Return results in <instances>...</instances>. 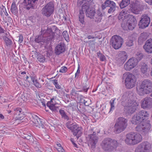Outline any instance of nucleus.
Listing matches in <instances>:
<instances>
[{"label":"nucleus","instance_id":"f257e3e1","mask_svg":"<svg viewBox=\"0 0 152 152\" xmlns=\"http://www.w3.org/2000/svg\"><path fill=\"white\" fill-rule=\"evenodd\" d=\"M41 35L37 36L35 39V42L48 43L54 39L55 33L51 28H48L47 29L41 30Z\"/></svg>","mask_w":152,"mask_h":152},{"label":"nucleus","instance_id":"f03ea898","mask_svg":"<svg viewBox=\"0 0 152 152\" xmlns=\"http://www.w3.org/2000/svg\"><path fill=\"white\" fill-rule=\"evenodd\" d=\"M118 141L115 139L108 137L104 139L101 143L102 148L105 151L111 152L118 146Z\"/></svg>","mask_w":152,"mask_h":152},{"label":"nucleus","instance_id":"7ed1b4c3","mask_svg":"<svg viewBox=\"0 0 152 152\" xmlns=\"http://www.w3.org/2000/svg\"><path fill=\"white\" fill-rule=\"evenodd\" d=\"M149 113L145 110L139 111L134 115L132 118L131 122L134 124H138L144 122L149 116Z\"/></svg>","mask_w":152,"mask_h":152},{"label":"nucleus","instance_id":"20e7f679","mask_svg":"<svg viewBox=\"0 0 152 152\" xmlns=\"http://www.w3.org/2000/svg\"><path fill=\"white\" fill-rule=\"evenodd\" d=\"M127 126V120L122 117L118 118L114 126V132L119 134L125 130Z\"/></svg>","mask_w":152,"mask_h":152},{"label":"nucleus","instance_id":"39448f33","mask_svg":"<svg viewBox=\"0 0 152 152\" xmlns=\"http://www.w3.org/2000/svg\"><path fill=\"white\" fill-rule=\"evenodd\" d=\"M139 124L136 127L135 130L142 135H146L151 130L152 126L149 121L148 120L142 124Z\"/></svg>","mask_w":152,"mask_h":152},{"label":"nucleus","instance_id":"423d86ee","mask_svg":"<svg viewBox=\"0 0 152 152\" xmlns=\"http://www.w3.org/2000/svg\"><path fill=\"white\" fill-rule=\"evenodd\" d=\"M125 85L126 88L130 89L134 87L136 83L135 76L129 72L125 75Z\"/></svg>","mask_w":152,"mask_h":152},{"label":"nucleus","instance_id":"0eeeda50","mask_svg":"<svg viewBox=\"0 0 152 152\" xmlns=\"http://www.w3.org/2000/svg\"><path fill=\"white\" fill-rule=\"evenodd\" d=\"M66 127L72 131L73 135L75 136L77 139L81 136L82 134L81 129L80 127L77 126L75 123H72L70 121H68L66 124Z\"/></svg>","mask_w":152,"mask_h":152},{"label":"nucleus","instance_id":"6e6552de","mask_svg":"<svg viewBox=\"0 0 152 152\" xmlns=\"http://www.w3.org/2000/svg\"><path fill=\"white\" fill-rule=\"evenodd\" d=\"M124 106L126 113L129 114H133L136 110H139V103L136 102L132 101L131 100H128V103Z\"/></svg>","mask_w":152,"mask_h":152},{"label":"nucleus","instance_id":"1a4fd4ad","mask_svg":"<svg viewBox=\"0 0 152 152\" xmlns=\"http://www.w3.org/2000/svg\"><path fill=\"white\" fill-rule=\"evenodd\" d=\"M123 39L117 35L113 36L110 39V44L115 49H118L121 47L123 43Z\"/></svg>","mask_w":152,"mask_h":152},{"label":"nucleus","instance_id":"9d476101","mask_svg":"<svg viewBox=\"0 0 152 152\" xmlns=\"http://www.w3.org/2000/svg\"><path fill=\"white\" fill-rule=\"evenodd\" d=\"M83 9L85 11L86 16L92 19L96 12L95 8L92 7L89 3L86 2L83 5Z\"/></svg>","mask_w":152,"mask_h":152},{"label":"nucleus","instance_id":"9b49d317","mask_svg":"<svg viewBox=\"0 0 152 152\" xmlns=\"http://www.w3.org/2000/svg\"><path fill=\"white\" fill-rule=\"evenodd\" d=\"M54 4L52 1L49 2L42 9V14L47 17H50L54 12Z\"/></svg>","mask_w":152,"mask_h":152},{"label":"nucleus","instance_id":"f8f14e48","mask_svg":"<svg viewBox=\"0 0 152 152\" xmlns=\"http://www.w3.org/2000/svg\"><path fill=\"white\" fill-rule=\"evenodd\" d=\"M89 133L88 137H87V139H89L90 144L92 147H95L98 140V137L96 135V133L95 132L93 131V129H91L89 130Z\"/></svg>","mask_w":152,"mask_h":152},{"label":"nucleus","instance_id":"ddd939ff","mask_svg":"<svg viewBox=\"0 0 152 152\" xmlns=\"http://www.w3.org/2000/svg\"><path fill=\"white\" fill-rule=\"evenodd\" d=\"M150 21V18L146 15H142L141 17L138 25L140 28H144L148 27Z\"/></svg>","mask_w":152,"mask_h":152},{"label":"nucleus","instance_id":"4468645a","mask_svg":"<svg viewBox=\"0 0 152 152\" xmlns=\"http://www.w3.org/2000/svg\"><path fill=\"white\" fill-rule=\"evenodd\" d=\"M137 61L134 58H131L125 64L124 69L126 71H130L136 66Z\"/></svg>","mask_w":152,"mask_h":152},{"label":"nucleus","instance_id":"2eb2a0df","mask_svg":"<svg viewBox=\"0 0 152 152\" xmlns=\"http://www.w3.org/2000/svg\"><path fill=\"white\" fill-rule=\"evenodd\" d=\"M38 1V0H23L22 4L24 8L28 10L31 8L34 9Z\"/></svg>","mask_w":152,"mask_h":152},{"label":"nucleus","instance_id":"dca6fc26","mask_svg":"<svg viewBox=\"0 0 152 152\" xmlns=\"http://www.w3.org/2000/svg\"><path fill=\"white\" fill-rule=\"evenodd\" d=\"M128 18L126 25L129 29L132 30L135 27L137 24L136 19L135 17L132 15H129Z\"/></svg>","mask_w":152,"mask_h":152},{"label":"nucleus","instance_id":"f3484780","mask_svg":"<svg viewBox=\"0 0 152 152\" xmlns=\"http://www.w3.org/2000/svg\"><path fill=\"white\" fill-rule=\"evenodd\" d=\"M146 94L152 92V82L148 79L144 80L142 83Z\"/></svg>","mask_w":152,"mask_h":152},{"label":"nucleus","instance_id":"a211bd4d","mask_svg":"<svg viewBox=\"0 0 152 152\" xmlns=\"http://www.w3.org/2000/svg\"><path fill=\"white\" fill-rule=\"evenodd\" d=\"M130 10L131 12L135 14H138L140 11L141 5L140 2L138 1H135L131 5Z\"/></svg>","mask_w":152,"mask_h":152},{"label":"nucleus","instance_id":"6ab92c4d","mask_svg":"<svg viewBox=\"0 0 152 152\" xmlns=\"http://www.w3.org/2000/svg\"><path fill=\"white\" fill-rule=\"evenodd\" d=\"M32 121L37 127L42 128H44V122L41 119L35 115L32 116Z\"/></svg>","mask_w":152,"mask_h":152},{"label":"nucleus","instance_id":"aec40b11","mask_svg":"<svg viewBox=\"0 0 152 152\" xmlns=\"http://www.w3.org/2000/svg\"><path fill=\"white\" fill-rule=\"evenodd\" d=\"M141 107L144 109L149 108L152 107V98L150 97H147L144 98L143 100L142 101Z\"/></svg>","mask_w":152,"mask_h":152},{"label":"nucleus","instance_id":"412c9836","mask_svg":"<svg viewBox=\"0 0 152 152\" xmlns=\"http://www.w3.org/2000/svg\"><path fill=\"white\" fill-rule=\"evenodd\" d=\"M15 110L16 114L17 115V120H22V122L27 121L28 119L27 118H25L24 112L20 108H17Z\"/></svg>","mask_w":152,"mask_h":152},{"label":"nucleus","instance_id":"4be33fe9","mask_svg":"<svg viewBox=\"0 0 152 152\" xmlns=\"http://www.w3.org/2000/svg\"><path fill=\"white\" fill-rule=\"evenodd\" d=\"M134 132H131L126 135L125 140L126 144L130 145H134Z\"/></svg>","mask_w":152,"mask_h":152},{"label":"nucleus","instance_id":"5701e85b","mask_svg":"<svg viewBox=\"0 0 152 152\" xmlns=\"http://www.w3.org/2000/svg\"><path fill=\"white\" fill-rule=\"evenodd\" d=\"M65 44L62 42L58 44L56 47L55 53L57 55H59L61 53L65 52Z\"/></svg>","mask_w":152,"mask_h":152},{"label":"nucleus","instance_id":"b1692460","mask_svg":"<svg viewBox=\"0 0 152 152\" xmlns=\"http://www.w3.org/2000/svg\"><path fill=\"white\" fill-rule=\"evenodd\" d=\"M103 15L99 10H97L95 12L94 17L92 18L93 20L97 23L101 22L102 19Z\"/></svg>","mask_w":152,"mask_h":152},{"label":"nucleus","instance_id":"393cba45","mask_svg":"<svg viewBox=\"0 0 152 152\" xmlns=\"http://www.w3.org/2000/svg\"><path fill=\"white\" fill-rule=\"evenodd\" d=\"M54 99L53 98L51 99V100L50 102H48L46 104L47 107H48L54 113L58 112L59 111V108L58 107H56L55 104L53 102V100Z\"/></svg>","mask_w":152,"mask_h":152},{"label":"nucleus","instance_id":"a878e982","mask_svg":"<svg viewBox=\"0 0 152 152\" xmlns=\"http://www.w3.org/2000/svg\"><path fill=\"white\" fill-rule=\"evenodd\" d=\"M138 146L146 152H149V150L151 148V145L147 141L142 142Z\"/></svg>","mask_w":152,"mask_h":152},{"label":"nucleus","instance_id":"bb28decb","mask_svg":"<svg viewBox=\"0 0 152 152\" xmlns=\"http://www.w3.org/2000/svg\"><path fill=\"white\" fill-rule=\"evenodd\" d=\"M116 5L115 3L113 1L110 0H106L101 5L102 10H104L107 7H111Z\"/></svg>","mask_w":152,"mask_h":152},{"label":"nucleus","instance_id":"cd10ccee","mask_svg":"<svg viewBox=\"0 0 152 152\" xmlns=\"http://www.w3.org/2000/svg\"><path fill=\"white\" fill-rule=\"evenodd\" d=\"M143 48L145 51L148 53H152V41L151 40H148L146 41Z\"/></svg>","mask_w":152,"mask_h":152},{"label":"nucleus","instance_id":"c85d7f7f","mask_svg":"<svg viewBox=\"0 0 152 152\" xmlns=\"http://www.w3.org/2000/svg\"><path fill=\"white\" fill-rule=\"evenodd\" d=\"M118 56L119 58L118 61L121 64H123L127 58V54L124 51L121 52L119 53Z\"/></svg>","mask_w":152,"mask_h":152},{"label":"nucleus","instance_id":"c756f323","mask_svg":"<svg viewBox=\"0 0 152 152\" xmlns=\"http://www.w3.org/2000/svg\"><path fill=\"white\" fill-rule=\"evenodd\" d=\"M84 97L83 96V97L81 98V99H79L78 101L80 103H83L86 106H87L85 108L86 109V110L88 112H89V111H88V110H90L92 109V108L91 107L88 106L90 104L89 102V99L86 100L84 99Z\"/></svg>","mask_w":152,"mask_h":152},{"label":"nucleus","instance_id":"7c9ffc66","mask_svg":"<svg viewBox=\"0 0 152 152\" xmlns=\"http://www.w3.org/2000/svg\"><path fill=\"white\" fill-rule=\"evenodd\" d=\"M134 145L139 143L142 140V137L139 133L134 132Z\"/></svg>","mask_w":152,"mask_h":152},{"label":"nucleus","instance_id":"2f4dec72","mask_svg":"<svg viewBox=\"0 0 152 152\" xmlns=\"http://www.w3.org/2000/svg\"><path fill=\"white\" fill-rule=\"evenodd\" d=\"M3 39L5 42V45L7 48H10L12 45V41L6 36H3Z\"/></svg>","mask_w":152,"mask_h":152},{"label":"nucleus","instance_id":"473e14b6","mask_svg":"<svg viewBox=\"0 0 152 152\" xmlns=\"http://www.w3.org/2000/svg\"><path fill=\"white\" fill-rule=\"evenodd\" d=\"M64 109L61 108L59 110V113L62 118L68 121L70 119V118L68 115L67 113L65 111Z\"/></svg>","mask_w":152,"mask_h":152},{"label":"nucleus","instance_id":"72a5a7b5","mask_svg":"<svg viewBox=\"0 0 152 152\" xmlns=\"http://www.w3.org/2000/svg\"><path fill=\"white\" fill-rule=\"evenodd\" d=\"M140 70L142 73L143 74L146 73L148 69V66L144 62H141L140 64Z\"/></svg>","mask_w":152,"mask_h":152},{"label":"nucleus","instance_id":"f704fd0d","mask_svg":"<svg viewBox=\"0 0 152 152\" xmlns=\"http://www.w3.org/2000/svg\"><path fill=\"white\" fill-rule=\"evenodd\" d=\"M10 10L12 13L15 15H16L18 13V8L15 1L12 3Z\"/></svg>","mask_w":152,"mask_h":152},{"label":"nucleus","instance_id":"c9c22d12","mask_svg":"<svg viewBox=\"0 0 152 152\" xmlns=\"http://www.w3.org/2000/svg\"><path fill=\"white\" fill-rule=\"evenodd\" d=\"M70 94L72 96L76 97L78 100L79 99H81V98L83 97V96L79 94L78 93V91H76L74 88L72 89L70 92Z\"/></svg>","mask_w":152,"mask_h":152},{"label":"nucleus","instance_id":"e433bc0d","mask_svg":"<svg viewBox=\"0 0 152 152\" xmlns=\"http://www.w3.org/2000/svg\"><path fill=\"white\" fill-rule=\"evenodd\" d=\"M147 38V35L144 33H141L139 37L138 43L140 45H142L145 42Z\"/></svg>","mask_w":152,"mask_h":152},{"label":"nucleus","instance_id":"4c0bfd02","mask_svg":"<svg viewBox=\"0 0 152 152\" xmlns=\"http://www.w3.org/2000/svg\"><path fill=\"white\" fill-rule=\"evenodd\" d=\"M84 10L83 9V6H82V9L79 11V19L80 22L83 24L84 22V18L85 15Z\"/></svg>","mask_w":152,"mask_h":152},{"label":"nucleus","instance_id":"58836bf2","mask_svg":"<svg viewBox=\"0 0 152 152\" xmlns=\"http://www.w3.org/2000/svg\"><path fill=\"white\" fill-rule=\"evenodd\" d=\"M142 83L139 87L137 88V92L140 96H142L145 94H146V91L143 86H142Z\"/></svg>","mask_w":152,"mask_h":152},{"label":"nucleus","instance_id":"ea45409f","mask_svg":"<svg viewBox=\"0 0 152 152\" xmlns=\"http://www.w3.org/2000/svg\"><path fill=\"white\" fill-rule=\"evenodd\" d=\"M130 3V0H122L119 5L121 8L122 9L127 6Z\"/></svg>","mask_w":152,"mask_h":152},{"label":"nucleus","instance_id":"a19ab883","mask_svg":"<svg viewBox=\"0 0 152 152\" xmlns=\"http://www.w3.org/2000/svg\"><path fill=\"white\" fill-rule=\"evenodd\" d=\"M97 54L98 57L100 59L101 61H104L106 59V58L104 55L100 51L97 52Z\"/></svg>","mask_w":152,"mask_h":152},{"label":"nucleus","instance_id":"79ce46f5","mask_svg":"<svg viewBox=\"0 0 152 152\" xmlns=\"http://www.w3.org/2000/svg\"><path fill=\"white\" fill-rule=\"evenodd\" d=\"M53 84L55 86L56 88L60 89L61 88V86L58 84V80H52Z\"/></svg>","mask_w":152,"mask_h":152},{"label":"nucleus","instance_id":"37998d69","mask_svg":"<svg viewBox=\"0 0 152 152\" xmlns=\"http://www.w3.org/2000/svg\"><path fill=\"white\" fill-rule=\"evenodd\" d=\"M135 57L136 58H134L137 60L138 62V61L140 60L142 58L143 55L142 53H137L136 54Z\"/></svg>","mask_w":152,"mask_h":152},{"label":"nucleus","instance_id":"c03bdc74","mask_svg":"<svg viewBox=\"0 0 152 152\" xmlns=\"http://www.w3.org/2000/svg\"><path fill=\"white\" fill-rule=\"evenodd\" d=\"M37 59L39 61L43 62L45 60V57L43 55L39 54L37 56Z\"/></svg>","mask_w":152,"mask_h":152},{"label":"nucleus","instance_id":"a18cd8bd","mask_svg":"<svg viewBox=\"0 0 152 152\" xmlns=\"http://www.w3.org/2000/svg\"><path fill=\"white\" fill-rule=\"evenodd\" d=\"M62 35L65 40L67 42H68L69 41V35L67 31H64L63 32Z\"/></svg>","mask_w":152,"mask_h":152},{"label":"nucleus","instance_id":"49530a36","mask_svg":"<svg viewBox=\"0 0 152 152\" xmlns=\"http://www.w3.org/2000/svg\"><path fill=\"white\" fill-rule=\"evenodd\" d=\"M115 99L116 98H114L111 99L110 101V104L111 106L110 111L114 110L115 108L114 103Z\"/></svg>","mask_w":152,"mask_h":152},{"label":"nucleus","instance_id":"de8ad7c7","mask_svg":"<svg viewBox=\"0 0 152 152\" xmlns=\"http://www.w3.org/2000/svg\"><path fill=\"white\" fill-rule=\"evenodd\" d=\"M124 12H120L118 16V19L123 20L125 19V16H124L125 14Z\"/></svg>","mask_w":152,"mask_h":152},{"label":"nucleus","instance_id":"09e8293b","mask_svg":"<svg viewBox=\"0 0 152 152\" xmlns=\"http://www.w3.org/2000/svg\"><path fill=\"white\" fill-rule=\"evenodd\" d=\"M116 7V5H115L109 7L108 10V12L110 14L113 13L115 10Z\"/></svg>","mask_w":152,"mask_h":152},{"label":"nucleus","instance_id":"8fccbe9b","mask_svg":"<svg viewBox=\"0 0 152 152\" xmlns=\"http://www.w3.org/2000/svg\"><path fill=\"white\" fill-rule=\"evenodd\" d=\"M53 30H54L55 32L57 35L60 36L61 34L60 31H61L58 28L55 26H54L53 27Z\"/></svg>","mask_w":152,"mask_h":152},{"label":"nucleus","instance_id":"3c124183","mask_svg":"<svg viewBox=\"0 0 152 152\" xmlns=\"http://www.w3.org/2000/svg\"><path fill=\"white\" fill-rule=\"evenodd\" d=\"M80 67L79 65L78 64L77 70L75 75V78L77 79L80 73Z\"/></svg>","mask_w":152,"mask_h":152},{"label":"nucleus","instance_id":"603ef678","mask_svg":"<svg viewBox=\"0 0 152 152\" xmlns=\"http://www.w3.org/2000/svg\"><path fill=\"white\" fill-rule=\"evenodd\" d=\"M133 41L132 40H128L126 42V46L128 47H131L133 45Z\"/></svg>","mask_w":152,"mask_h":152},{"label":"nucleus","instance_id":"864d4df0","mask_svg":"<svg viewBox=\"0 0 152 152\" xmlns=\"http://www.w3.org/2000/svg\"><path fill=\"white\" fill-rule=\"evenodd\" d=\"M89 88V87L88 86V85L86 84L85 85L83 86L82 88L84 92L86 93H87Z\"/></svg>","mask_w":152,"mask_h":152},{"label":"nucleus","instance_id":"5fc2aeb1","mask_svg":"<svg viewBox=\"0 0 152 152\" xmlns=\"http://www.w3.org/2000/svg\"><path fill=\"white\" fill-rule=\"evenodd\" d=\"M67 70V69L66 66H62L59 70V72L61 73H65Z\"/></svg>","mask_w":152,"mask_h":152},{"label":"nucleus","instance_id":"6e6d98bb","mask_svg":"<svg viewBox=\"0 0 152 152\" xmlns=\"http://www.w3.org/2000/svg\"><path fill=\"white\" fill-rule=\"evenodd\" d=\"M33 84L37 88H41L42 86L38 82L37 80H36V81Z\"/></svg>","mask_w":152,"mask_h":152},{"label":"nucleus","instance_id":"4d7b16f0","mask_svg":"<svg viewBox=\"0 0 152 152\" xmlns=\"http://www.w3.org/2000/svg\"><path fill=\"white\" fill-rule=\"evenodd\" d=\"M128 92H125L124 93L123 95L122 96V99L124 100H126V99H128Z\"/></svg>","mask_w":152,"mask_h":152},{"label":"nucleus","instance_id":"13d9d810","mask_svg":"<svg viewBox=\"0 0 152 152\" xmlns=\"http://www.w3.org/2000/svg\"><path fill=\"white\" fill-rule=\"evenodd\" d=\"M19 40L18 42L19 44L21 43L22 42L23 40V38L22 35L20 34L18 36Z\"/></svg>","mask_w":152,"mask_h":152},{"label":"nucleus","instance_id":"bf43d9fd","mask_svg":"<svg viewBox=\"0 0 152 152\" xmlns=\"http://www.w3.org/2000/svg\"><path fill=\"white\" fill-rule=\"evenodd\" d=\"M33 144L34 145L35 144H36V146H35V148L37 150H39V143L35 141L34 142Z\"/></svg>","mask_w":152,"mask_h":152},{"label":"nucleus","instance_id":"052dcab7","mask_svg":"<svg viewBox=\"0 0 152 152\" xmlns=\"http://www.w3.org/2000/svg\"><path fill=\"white\" fill-rule=\"evenodd\" d=\"M44 139L47 141L50 140V136L48 135H45L44 137Z\"/></svg>","mask_w":152,"mask_h":152},{"label":"nucleus","instance_id":"680f3d73","mask_svg":"<svg viewBox=\"0 0 152 152\" xmlns=\"http://www.w3.org/2000/svg\"><path fill=\"white\" fill-rule=\"evenodd\" d=\"M146 2L152 5V0H144Z\"/></svg>","mask_w":152,"mask_h":152},{"label":"nucleus","instance_id":"e2e57ef3","mask_svg":"<svg viewBox=\"0 0 152 152\" xmlns=\"http://www.w3.org/2000/svg\"><path fill=\"white\" fill-rule=\"evenodd\" d=\"M31 81L34 84L35 82V81H36V80H35V78L33 76H31Z\"/></svg>","mask_w":152,"mask_h":152},{"label":"nucleus","instance_id":"0e129e2a","mask_svg":"<svg viewBox=\"0 0 152 152\" xmlns=\"http://www.w3.org/2000/svg\"><path fill=\"white\" fill-rule=\"evenodd\" d=\"M0 7V8L3 11H5L6 9L5 6H4L3 5H2Z\"/></svg>","mask_w":152,"mask_h":152},{"label":"nucleus","instance_id":"69168bd1","mask_svg":"<svg viewBox=\"0 0 152 152\" xmlns=\"http://www.w3.org/2000/svg\"><path fill=\"white\" fill-rule=\"evenodd\" d=\"M87 37L89 39H94V37H93V36L91 35H88L87 36Z\"/></svg>","mask_w":152,"mask_h":152},{"label":"nucleus","instance_id":"338daca9","mask_svg":"<svg viewBox=\"0 0 152 152\" xmlns=\"http://www.w3.org/2000/svg\"><path fill=\"white\" fill-rule=\"evenodd\" d=\"M62 149H63V147H60L59 148H57V150L59 152H60Z\"/></svg>","mask_w":152,"mask_h":152},{"label":"nucleus","instance_id":"774afa93","mask_svg":"<svg viewBox=\"0 0 152 152\" xmlns=\"http://www.w3.org/2000/svg\"><path fill=\"white\" fill-rule=\"evenodd\" d=\"M4 116L1 114H0V120L4 118Z\"/></svg>","mask_w":152,"mask_h":152}]
</instances>
